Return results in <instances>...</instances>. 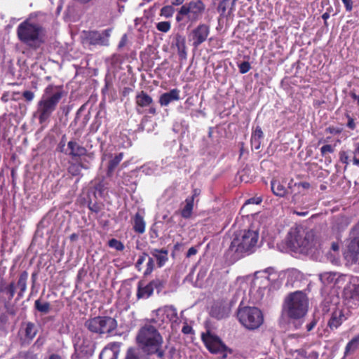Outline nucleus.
Returning <instances> with one entry per match:
<instances>
[{"label":"nucleus","mask_w":359,"mask_h":359,"mask_svg":"<svg viewBox=\"0 0 359 359\" xmlns=\"http://www.w3.org/2000/svg\"><path fill=\"white\" fill-rule=\"evenodd\" d=\"M343 131V128H341V127H335V126H330L329 127H327L326 129H325V132L327 133H330V134H332V135H339L342 133Z\"/></svg>","instance_id":"47"},{"label":"nucleus","mask_w":359,"mask_h":359,"mask_svg":"<svg viewBox=\"0 0 359 359\" xmlns=\"http://www.w3.org/2000/svg\"><path fill=\"white\" fill-rule=\"evenodd\" d=\"M173 45L177 48V53L180 60H186L187 56L186 39L181 34H176L174 38Z\"/></svg>","instance_id":"21"},{"label":"nucleus","mask_w":359,"mask_h":359,"mask_svg":"<svg viewBox=\"0 0 359 359\" xmlns=\"http://www.w3.org/2000/svg\"><path fill=\"white\" fill-rule=\"evenodd\" d=\"M65 142H66V135H62L61 141L60 142V143H59V144L57 146V150L60 152H63L64 151V148H65Z\"/></svg>","instance_id":"55"},{"label":"nucleus","mask_w":359,"mask_h":359,"mask_svg":"<svg viewBox=\"0 0 359 359\" xmlns=\"http://www.w3.org/2000/svg\"><path fill=\"white\" fill-rule=\"evenodd\" d=\"M316 325V321H312L309 324H308L306 325V329L308 331H311Z\"/></svg>","instance_id":"62"},{"label":"nucleus","mask_w":359,"mask_h":359,"mask_svg":"<svg viewBox=\"0 0 359 359\" xmlns=\"http://www.w3.org/2000/svg\"><path fill=\"white\" fill-rule=\"evenodd\" d=\"M148 108L149 114L154 116L157 114L153 98L145 91L138 92L135 96V110L137 114H142Z\"/></svg>","instance_id":"11"},{"label":"nucleus","mask_w":359,"mask_h":359,"mask_svg":"<svg viewBox=\"0 0 359 359\" xmlns=\"http://www.w3.org/2000/svg\"><path fill=\"white\" fill-rule=\"evenodd\" d=\"M154 292L153 287L149 283L144 285L142 281H139L137 284V299L149 298Z\"/></svg>","instance_id":"27"},{"label":"nucleus","mask_w":359,"mask_h":359,"mask_svg":"<svg viewBox=\"0 0 359 359\" xmlns=\"http://www.w3.org/2000/svg\"><path fill=\"white\" fill-rule=\"evenodd\" d=\"M359 346V334L353 337L346 345L344 357L342 359H345L348 355L353 353Z\"/></svg>","instance_id":"29"},{"label":"nucleus","mask_w":359,"mask_h":359,"mask_svg":"<svg viewBox=\"0 0 359 359\" xmlns=\"http://www.w3.org/2000/svg\"><path fill=\"white\" fill-rule=\"evenodd\" d=\"M210 33V26L209 25L199 23L189 32L188 35L189 40L192 42V46L196 48L208 39Z\"/></svg>","instance_id":"12"},{"label":"nucleus","mask_w":359,"mask_h":359,"mask_svg":"<svg viewBox=\"0 0 359 359\" xmlns=\"http://www.w3.org/2000/svg\"><path fill=\"white\" fill-rule=\"evenodd\" d=\"M205 11L206 5L203 0H191L177 9L175 20L180 26L190 27L203 18Z\"/></svg>","instance_id":"4"},{"label":"nucleus","mask_w":359,"mask_h":359,"mask_svg":"<svg viewBox=\"0 0 359 359\" xmlns=\"http://www.w3.org/2000/svg\"><path fill=\"white\" fill-rule=\"evenodd\" d=\"M259 233L254 230H244L233 239L229 250L238 257L244 256L245 253H252L258 242Z\"/></svg>","instance_id":"5"},{"label":"nucleus","mask_w":359,"mask_h":359,"mask_svg":"<svg viewBox=\"0 0 359 359\" xmlns=\"http://www.w3.org/2000/svg\"><path fill=\"white\" fill-rule=\"evenodd\" d=\"M9 324V318L6 313H0V330L6 331Z\"/></svg>","instance_id":"38"},{"label":"nucleus","mask_w":359,"mask_h":359,"mask_svg":"<svg viewBox=\"0 0 359 359\" xmlns=\"http://www.w3.org/2000/svg\"><path fill=\"white\" fill-rule=\"evenodd\" d=\"M124 156V154L123 152H121L115 156L111 158L107 165V176L110 177L112 175L114 170L118 166V165L120 163V162L123 160Z\"/></svg>","instance_id":"32"},{"label":"nucleus","mask_w":359,"mask_h":359,"mask_svg":"<svg viewBox=\"0 0 359 359\" xmlns=\"http://www.w3.org/2000/svg\"><path fill=\"white\" fill-rule=\"evenodd\" d=\"M125 359H142L140 353L133 347L128 348Z\"/></svg>","instance_id":"39"},{"label":"nucleus","mask_w":359,"mask_h":359,"mask_svg":"<svg viewBox=\"0 0 359 359\" xmlns=\"http://www.w3.org/2000/svg\"><path fill=\"white\" fill-rule=\"evenodd\" d=\"M262 198L260 196L252 197V198L248 199L247 201H245V202L243 205V208L245 207L246 205H250V204L259 205L262 203Z\"/></svg>","instance_id":"50"},{"label":"nucleus","mask_w":359,"mask_h":359,"mask_svg":"<svg viewBox=\"0 0 359 359\" xmlns=\"http://www.w3.org/2000/svg\"><path fill=\"white\" fill-rule=\"evenodd\" d=\"M122 343L111 342L108 344L101 351L100 359H117L120 353V348Z\"/></svg>","instance_id":"16"},{"label":"nucleus","mask_w":359,"mask_h":359,"mask_svg":"<svg viewBox=\"0 0 359 359\" xmlns=\"http://www.w3.org/2000/svg\"><path fill=\"white\" fill-rule=\"evenodd\" d=\"M22 330L25 340L31 341L36 336L38 329L36 325L32 322H25L22 323Z\"/></svg>","instance_id":"23"},{"label":"nucleus","mask_w":359,"mask_h":359,"mask_svg":"<svg viewBox=\"0 0 359 359\" xmlns=\"http://www.w3.org/2000/svg\"><path fill=\"white\" fill-rule=\"evenodd\" d=\"M85 327L91 333L102 337L113 335L118 327V322L115 318L108 316H98L90 318L85 321Z\"/></svg>","instance_id":"6"},{"label":"nucleus","mask_w":359,"mask_h":359,"mask_svg":"<svg viewBox=\"0 0 359 359\" xmlns=\"http://www.w3.org/2000/svg\"><path fill=\"white\" fill-rule=\"evenodd\" d=\"M147 257H148V254L146 252H143L139 256V257L135 263V268L137 269V270L138 271H140L142 270V265L144 262V261L146 260V258Z\"/></svg>","instance_id":"46"},{"label":"nucleus","mask_w":359,"mask_h":359,"mask_svg":"<svg viewBox=\"0 0 359 359\" xmlns=\"http://www.w3.org/2000/svg\"><path fill=\"white\" fill-rule=\"evenodd\" d=\"M65 94L63 86L61 85L49 84L45 88L41 99L37 102L35 112V116L40 124L49 121Z\"/></svg>","instance_id":"1"},{"label":"nucleus","mask_w":359,"mask_h":359,"mask_svg":"<svg viewBox=\"0 0 359 359\" xmlns=\"http://www.w3.org/2000/svg\"><path fill=\"white\" fill-rule=\"evenodd\" d=\"M109 35V29L104 30L102 34L97 31H90L88 32L86 38L91 45L108 46Z\"/></svg>","instance_id":"15"},{"label":"nucleus","mask_w":359,"mask_h":359,"mask_svg":"<svg viewBox=\"0 0 359 359\" xmlns=\"http://www.w3.org/2000/svg\"><path fill=\"white\" fill-rule=\"evenodd\" d=\"M264 138V133L260 126H257L252 131L251 135V146L255 150L260 149L262 140Z\"/></svg>","instance_id":"28"},{"label":"nucleus","mask_w":359,"mask_h":359,"mask_svg":"<svg viewBox=\"0 0 359 359\" xmlns=\"http://www.w3.org/2000/svg\"><path fill=\"white\" fill-rule=\"evenodd\" d=\"M345 116L347 118L346 127L351 130H354L356 128L355 119L351 116L349 111L345 113Z\"/></svg>","instance_id":"43"},{"label":"nucleus","mask_w":359,"mask_h":359,"mask_svg":"<svg viewBox=\"0 0 359 359\" xmlns=\"http://www.w3.org/2000/svg\"><path fill=\"white\" fill-rule=\"evenodd\" d=\"M16 34L20 42L36 50L44 43L46 30L39 23L26 19L18 25Z\"/></svg>","instance_id":"3"},{"label":"nucleus","mask_w":359,"mask_h":359,"mask_svg":"<svg viewBox=\"0 0 359 359\" xmlns=\"http://www.w3.org/2000/svg\"><path fill=\"white\" fill-rule=\"evenodd\" d=\"M180 90L177 88L170 90L169 92L161 94L159 97L158 102L161 107H166L174 101H178L180 99Z\"/></svg>","instance_id":"18"},{"label":"nucleus","mask_w":359,"mask_h":359,"mask_svg":"<svg viewBox=\"0 0 359 359\" xmlns=\"http://www.w3.org/2000/svg\"><path fill=\"white\" fill-rule=\"evenodd\" d=\"M108 246L114 248L117 251H123L125 248L123 243L116 238H111L108 241Z\"/></svg>","instance_id":"37"},{"label":"nucleus","mask_w":359,"mask_h":359,"mask_svg":"<svg viewBox=\"0 0 359 359\" xmlns=\"http://www.w3.org/2000/svg\"><path fill=\"white\" fill-rule=\"evenodd\" d=\"M339 158L342 163L348 165L349 163L348 156L345 151H341L339 152Z\"/></svg>","instance_id":"52"},{"label":"nucleus","mask_w":359,"mask_h":359,"mask_svg":"<svg viewBox=\"0 0 359 359\" xmlns=\"http://www.w3.org/2000/svg\"><path fill=\"white\" fill-rule=\"evenodd\" d=\"M34 308L39 312L46 314L50 311V304L48 302H41L40 299L34 302Z\"/></svg>","instance_id":"34"},{"label":"nucleus","mask_w":359,"mask_h":359,"mask_svg":"<svg viewBox=\"0 0 359 359\" xmlns=\"http://www.w3.org/2000/svg\"><path fill=\"white\" fill-rule=\"evenodd\" d=\"M201 340L210 353H220L224 358L227 357V353H232V351L222 341L220 338L212 334L210 330L201 334Z\"/></svg>","instance_id":"10"},{"label":"nucleus","mask_w":359,"mask_h":359,"mask_svg":"<svg viewBox=\"0 0 359 359\" xmlns=\"http://www.w3.org/2000/svg\"><path fill=\"white\" fill-rule=\"evenodd\" d=\"M288 245L295 251L306 252L314 245V233L304 230L290 233Z\"/></svg>","instance_id":"9"},{"label":"nucleus","mask_w":359,"mask_h":359,"mask_svg":"<svg viewBox=\"0 0 359 359\" xmlns=\"http://www.w3.org/2000/svg\"><path fill=\"white\" fill-rule=\"evenodd\" d=\"M231 0H222L217 7V11L220 13V15L223 16L225 15L226 9L229 7V4Z\"/></svg>","instance_id":"41"},{"label":"nucleus","mask_w":359,"mask_h":359,"mask_svg":"<svg viewBox=\"0 0 359 359\" xmlns=\"http://www.w3.org/2000/svg\"><path fill=\"white\" fill-rule=\"evenodd\" d=\"M103 204L99 203L97 202L92 203L91 201L88 203V208L92 212H95L97 214L103 209Z\"/></svg>","instance_id":"42"},{"label":"nucleus","mask_w":359,"mask_h":359,"mask_svg":"<svg viewBox=\"0 0 359 359\" xmlns=\"http://www.w3.org/2000/svg\"><path fill=\"white\" fill-rule=\"evenodd\" d=\"M166 1L169 2L170 5L174 6H182L184 3L185 0H165Z\"/></svg>","instance_id":"57"},{"label":"nucleus","mask_w":359,"mask_h":359,"mask_svg":"<svg viewBox=\"0 0 359 359\" xmlns=\"http://www.w3.org/2000/svg\"><path fill=\"white\" fill-rule=\"evenodd\" d=\"M28 272L27 271H23L20 273L17 284L15 285V289L18 288L19 292H18V299H21L23 297L25 292L27 290V283L28 279Z\"/></svg>","instance_id":"24"},{"label":"nucleus","mask_w":359,"mask_h":359,"mask_svg":"<svg viewBox=\"0 0 359 359\" xmlns=\"http://www.w3.org/2000/svg\"><path fill=\"white\" fill-rule=\"evenodd\" d=\"M154 261L153 259V258L151 257H149L148 258V262L147 263V269H145V271H144V276H147L149 275H150L154 269Z\"/></svg>","instance_id":"45"},{"label":"nucleus","mask_w":359,"mask_h":359,"mask_svg":"<svg viewBox=\"0 0 359 359\" xmlns=\"http://www.w3.org/2000/svg\"><path fill=\"white\" fill-rule=\"evenodd\" d=\"M136 341L146 354L156 355L161 359L165 356L163 338L154 325L146 324L142 326L137 332Z\"/></svg>","instance_id":"2"},{"label":"nucleus","mask_w":359,"mask_h":359,"mask_svg":"<svg viewBox=\"0 0 359 359\" xmlns=\"http://www.w3.org/2000/svg\"><path fill=\"white\" fill-rule=\"evenodd\" d=\"M22 96L27 102H31L34 97V93L30 90H25L23 92Z\"/></svg>","instance_id":"53"},{"label":"nucleus","mask_w":359,"mask_h":359,"mask_svg":"<svg viewBox=\"0 0 359 359\" xmlns=\"http://www.w3.org/2000/svg\"><path fill=\"white\" fill-rule=\"evenodd\" d=\"M149 283L151 286L153 287V290L156 289L158 292H159L164 286L163 282L158 278L152 280L151 281L149 282Z\"/></svg>","instance_id":"44"},{"label":"nucleus","mask_w":359,"mask_h":359,"mask_svg":"<svg viewBox=\"0 0 359 359\" xmlns=\"http://www.w3.org/2000/svg\"><path fill=\"white\" fill-rule=\"evenodd\" d=\"M48 359H62V356L57 353H53L49 355Z\"/></svg>","instance_id":"64"},{"label":"nucleus","mask_w":359,"mask_h":359,"mask_svg":"<svg viewBox=\"0 0 359 359\" xmlns=\"http://www.w3.org/2000/svg\"><path fill=\"white\" fill-rule=\"evenodd\" d=\"M6 313L8 314V316L11 315V316H14L16 314V311H15V310L13 308H8L7 309Z\"/></svg>","instance_id":"63"},{"label":"nucleus","mask_w":359,"mask_h":359,"mask_svg":"<svg viewBox=\"0 0 359 359\" xmlns=\"http://www.w3.org/2000/svg\"><path fill=\"white\" fill-rule=\"evenodd\" d=\"M308 299L302 292L290 293L285 301L284 309L289 318L299 319L304 317L308 310Z\"/></svg>","instance_id":"7"},{"label":"nucleus","mask_w":359,"mask_h":359,"mask_svg":"<svg viewBox=\"0 0 359 359\" xmlns=\"http://www.w3.org/2000/svg\"><path fill=\"white\" fill-rule=\"evenodd\" d=\"M237 316L239 322L248 330L257 329L264 322L263 314L257 307L245 306L239 309Z\"/></svg>","instance_id":"8"},{"label":"nucleus","mask_w":359,"mask_h":359,"mask_svg":"<svg viewBox=\"0 0 359 359\" xmlns=\"http://www.w3.org/2000/svg\"><path fill=\"white\" fill-rule=\"evenodd\" d=\"M230 309L222 302L215 303L211 308L210 316L218 320L224 318L229 316Z\"/></svg>","instance_id":"19"},{"label":"nucleus","mask_w":359,"mask_h":359,"mask_svg":"<svg viewBox=\"0 0 359 359\" xmlns=\"http://www.w3.org/2000/svg\"><path fill=\"white\" fill-rule=\"evenodd\" d=\"M150 253L156 259L157 265L159 268L163 266L168 260V250L165 248H154L151 250Z\"/></svg>","instance_id":"26"},{"label":"nucleus","mask_w":359,"mask_h":359,"mask_svg":"<svg viewBox=\"0 0 359 359\" xmlns=\"http://www.w3.org/2000/svg\"><path fill=\"white\" fill-rule=\"evenodd\" d=\"M127 41H128V36H127V34H123L118 43V48L119 49L123 48L126 43H127Z\"/></svg>","instance_id":"56"},{"label":"nucleus","mask_w":359,"mask_h":359,"mask_svg":"<svg viewBox=\"0 0 359 359\" xmlns=\"http://www.w3.org/2000/svg\"><path fill=\"white\" fill-rule=\"evenodd\" d=\"M175 9L171 5H166L161 8L160 15L165 18H171L175 13Z\"/></svg>","instance_id":"36"},{"label":"nucleus","mask_w":359,"mask_h":359,"mask_svg":"<svg viewBox=\"0 0 359 359\" xmlns=\"http://www.w3.org/2000/svg\"><path fill=\"white\" fill-rule=\"evenodd\" d=\"M201 194V190L199 189H194L191 192V196H188L187 198L193 199V203H194V200L196 197H198Z\"/></svg>","instance_id":"58"},{"label":"nucleus","mask_w":359,"mask_h":359,"mask_svg":"<svg viewBox=\"0 0 359 359\" xmlns=\"http://www.w3.org/2000/svg\"><path fill=\"white\" fill-rule=\"evenodd\" d=\"M133 229L138 233L142 234L145 232L146 222L144 219V212L140 211L136 212L134 217L132 218Z\"/></svg>","instance_id":"20"},{"label":"nucleus","mask_w":359,"mask_h":359,"mask_svg":"<svg viewBox=\"0 0 359 359\" xmlns=\"http://www.w3.org/2000/svg\"><path fill=\"white\" fill-rule=\"evenodd\" d=\"M334 151V148L331 144H325L320 148V154L325 156L327 154H332Z\"/></svg>","instance_id":"49"},{"label":"nucleus","mask_w":359,"mask_h":359,"mask_svg":"<svg viewBox=\"0 0 359 359\" xmlns=\"http://www.w3.org/2000/svg\"><path fill=\"white\" fill-rule=\"evenodd\" d=\"M344 298L353 302H359V277L352 276L348 284L344 290Z\"/></svg>","instance_id":"14"},{"label":"nucleus","mask_w":359,"mask_h":359,"mask_svg":"<svg viewBox=\"0 0 359 359\" xmlns=\"http://www.w3.org/2000/svg\"><path fill=\"white\" fill-rule=\"evenodd\" d=\"M164 313L170 320H173L177 317V309L174 306H165L163 307Z\"/></svg>","instance_id":"35"},{"label":"nucleus","mask_w":359,"mask_h":359,"mask_svg":"<svg viewBox=\"0 0 359 359\" xmlns=\"http://www.w3.org/2000/svg\"><path fill=\"white\" fill-rule=\"evenodd\" d=\"M0 294L7 295L8 300H11L15 294V283L14 281L7 284L6 280L0 273Z\"/></svg>","instance_id":"22"},{"label":"nucleus","mask_w":359,"mask_h":359,"mask_svg":"<svg viewBox=\"0 0 359 359\" xmlns=\"http://www.w3.org/2000/svg\"><path fill=\"white\" fill-rule=\"evenodd\" d=\"M185 205L180 210V215L184 219H189L191 217L194 210L193 199L186 198L184 201Z\"/></svg>","instance_id":"33"},{"label":"nucleus","mask_w":359,"mask_h":359,"mask_svg":"<svg viewBox=\"0 0 359 359\" xmlns=\"http://www.w3.org/2000/svg\"><path fill=\"white\" fill-rule=\"evenodd\" d=\"M294 187H297L299 191L301 190H309L312 188V185L308 182H299L294 184Z\"/></svg>","instance_id":"51"},{"label":"nucleus","mask_w":359,"mask_h":359,"mask_svg":"<svg viewBox=\"0 0 359 359\" xmlns=\"http://www.w3.org/2000/svg\"><path fill=\"white\" fill-rule=\"evenodd\" d=\"M346 257L352 263L356 264L359 259V237L351 241L347 247Z\"/></svg>","instance_id":"17"},{"label":"nucleus","mask_w":359,"mask_h":359,"mask_svg":"<svg viewBox=\"0 0 359 359\" xmlns=\"http://www.w3.org/2000/svg\"><path fill=\"white\" fill-rule=\"evenodd\" d=\"M182 332L184 334H194V330L191 326L189 325L187 323L182 327Z\"/></svg>","instance_id":"54"},{"label":"nucleus","mask_w":359,"mask_h":359,"mask_svg":"<svg viewBox=\"0 0 359 359\" xmlns=\"http://www.w3.org/2000/svg\"><path fill=\"white\" fill-rule=\"evenodd\" d=\"M68 172L73 177L78 176L81 174V169H88V167L81 162H68Z\"/></svg>","instance_id":"31"},{"label":"nucleus","mask_w":359,"mask_h":359,"mask_svg":"<svg viewBox=\"0 0 359 359\" xmlns=\"http://www.w3.org/2000/svg\"><path fill=\"white\" fill-rule=\"evenodd\" d=\"M271 191L277 196L283 197L286 195L287 189L278 180L273 179L271 182Z\"/></svg>","instance_id":"30"},{"label":"nucleus","mask_w":359,"mask_h":359,"mask_svg":"<svg viewBox=\"0 0 359 359\" xmlns=\"http://www.w3.org/2000/svg\"><path fill=\"white\" fill-rule=\"evenodd\" d=\"M349 95L353 100L357 101V103L359 105V95H358L355 92H350Z\"/></svg>","instance_id":"61"},{"label":"nucleus","mask_w":359,"mask_h":359,"mask_svg":"<svg viewBox=\"0 0 359 359\" xmlns=\"http://www.w3.org/2000/svg\"><path fill=\"white\" fill-rule=\"evenodd\" d=\"M197 253V250L194 247L190 248L187 252V257H190L192 255H194Z\"/></svg>","instance_id":"60"},{"label":"nucleus","mask_w":359,"mask_h":359,"mask_svg":"<svg viewBox=\"0 0 359 359\" xmlns=\"http://www.w3.org/2000/svg\"><path fill=\"white\" fill-rule=\"evenodd\" d=\"M251 68L250 64L248 61H243L238 65L239 72L241 74H245L250 71Z\"/></svg>","instance_id":"48"},{"label":"nucleus","mask_w":359,"mask_h":359,"mask_svg":"<svg viewBox=\"0 0 359 359\" xmlns=\"http://www.w3.org/2000/svg\"><path fill=\"white\" fill-rule=\"evenodd\" d=\"M67 147L70 149L69 154L72 158L86 156L88 153V150L86 147L79 145L75 141H69L67 144Z\"/></svg>","instance_id":"25"},{"label":"nucleus","mask_w":359,"mask_h":359,"mask_svg":"<svg viewBox=\"0 0 359 359\" xmlns=\"http://www.w3.org/2000/svg\"><path fill=\"white\" fill-rule=\"evenodd\" d=\"M156 27L158 31L166 33L170 31L171 28V24L168 21H162L158 22Z\"/></svg>","instance_id":"40"},{"label":"nucleus","mask_w":359,"mask_h":359,"mask_svg":"<svg viewBox=\"0 0 359 359\" xmlns=\"http://www.w3.org/2000/svg\"><path fill=\"white\" fill-rule=\"evenodd\" d=\"M133 91V88L131 87H124L122 90L121 95L123 97H127L130 93Z\"/></svg>","instance_id":"59"},{"label":"nucleus","mask_w":359,"mask_h":359,"mask_svg":"<svg viewBox=\"0 0 359 359\" xmlns=\"http://www.w3.org/2000/svg\"><path fill=\"white\" fill-rule=\"evenodd\" d=\"M350 316L351 311L348 309L337 308L332 311L327 322V327L334 331L338 329Z\"/></svg>","instance_id":"13"}]
</instances>
